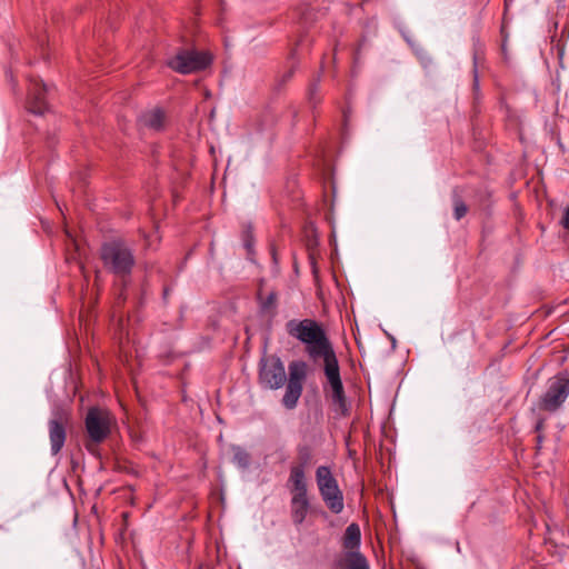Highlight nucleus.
Listing matches in <instances>:
<instances>
[{"label":"nucleus","instance_id":"obj_22","mask_svg":"<svg viewBox=\"0 0 569 569\" xmlns=\"http://www.w3.org/2000/svg\"><path fill=\"white\" fill-rule=\"evenodd\" d=\"M315 12L311 8H306L301 13V21L303 24L309 23V21L313 20Z\"/></svg>","mask_w":569,"mask_h":569},{"label":"nucleus","instance_id":"obj_17","mask_svg":"<svg viewBox=\"0 0 569 569\" xmlns=\"http://www.w3.org/2000/svg\"><path fill=\"white\" fill-rule=\"evenodd\" d=\"M297 62H292L286 71L277 76L273 87L276 91H281L286 87V84L292 79L297 70Z\"/></svg>","mask_w":569,"mask_h":569},{"label":"nucleus","instance_id":"obj_21","mask_svg":"<svg viewBox=\"0 0 569 569\" xmlns=\"http://www.w3.org/2000/svg\"><path fill=\"white\" fill-rule=\"evenodd\" d=\"M241 238L243 241V246L248 251V254H251L253 252V242H254L253 230H252L251 224H247L243 227Z\"/></svg>","mask_w":569,"mask_h":569},{"label":"nucleus","instance_id":"obj_7","mask_svg":"<svg viewBox=\"0 0 569 569\" xmlns=\"http://www.w3.org/2000/svg\"><path fill=\"white\" fill-rule=\"evenodd\" d=\"M316 482L320 496L332 513H340L343 510V493L338 486L331 469L328 466H319L316 470Z\"/></svg>","mask_w":569,"mask_h":569},{"label":"nucleus","instance_id":"obj_9","mask_svg":"<svg viewBox=\"0 0 569 569\" xmlns=\"http://www.w3.org/2000/svg\"><path fill=\"white\" fill-rule=\"evenodd\" d=\"M288 486L291 493V519L296 526H300L306 520L310 508L308 486L307 482L288 483Z\"/></svg>","mask_w":569,"mask_h":569},{"label":"nucleus","instance_id":"obj_27","mask_svg":"<svg viewBox=\"0 0 569 569\" xmlns=\"http://www.w3.org/2000/svg\"><path fill=\"white\" fill-rule=\"evenodd\" d=\"M501 51L503 53V56L506 57V53H507V42H506V38L503 39L502 43H501Z\"/></svg>","mask_w":569,"mask_h":569},{"label":"nucleus","instance_id":"obj_19","mask_svg":"<svg viewBox=\"0 0 569 569\" xmlns=\"http://www.w3.org/2000/svg\"><path fill=\"white\" fill-rule=\"evenodd\" d=\"M258 299L260 302L261 311L267 312L271 309H274L277 307V292L271 291L268 293L266 298L262 297V293L259 291Z\"/></svg>","mask_w":569,"mask_h":569},{"label":"nucleus","instance_id":"obj_1","mask_svg":"<svg viewBox=\"0 0 569 569\" xmlns=\"http://www.w3.org/2000/svg\"><path fill=\"white\" fill-rule=\"evenodd\" d=\"M309 366L303 360H293L288 366V378L284 365L277 355H263L259 361L258 381L262 388L277 390L286 385L281 399L282 406L292 410L297 407L308 377Z\"/></svg>","mask_w":569,"mask_h":569},{"label":"nucleus","instance_id":"obj_2","mask_svg":"<svg viewBox=\"0 0 569 569\" xmlns=\"http://www.w3.org/2000/svg\"><path fill=\"white\" fill-rule=\"evenodd\" d=\"M287 333L305 345V351L315 363L338 358L331 340L321 323L313 319H291L286 323Z\"/></svg>","mask_w":569,"mask_h":569},{"label":"nucleus","instance_id":"obj_29","mask_svg":"<svg viewBox=\"0 0 569 569\" xmlns=\"http://www.w3.org/2000/svg\"><path fill=\"white\" fill-rule=\"evenodd\" d=\"M272 257H273V260L276 261V252H274V248H272Z\"/></svg>","mask_w":569,"mask_h":569},{"label":"nucleus","instance_id":"obj_16","mask_svg":"<svg viewBox=\"0 0 569 569\" xmlns=\"http://www.w3.org/2000/svg\"><path fill=\"white\" fill-rule=\"evenodd\" d=\"M232 462L241 469H247L250 466V455L240 446H231Z\"/></svg>","mask_w":569,"mask_h":569},{"label":"nucleus","instance_id":"obj_20","mask_svg":"<svg viewBox=\"0 0 569 569\" xmlns=\"http://www.w3.org/2000/svg\"><path fill=\"white\" fill-rule=\"evenodd\" d=\"M308 101L312 107L320 103L321 97L319 92V78L315 79L308 88Z\"/></svg>","mask_w":569,"mask_h":569},{"label":"nucleus","instance_id":"obj_25","mask_svg":"<svg viewBox=\"0 0 569 569\" xmlns=\"http://www.w3.org/2000/svg\"><path fill=\"white\" fill-rule=\"evenodd\" d=\"M500 33H501L502 40L506 37V42H507L508 41V33H507L506 27L503 24L501 26Z\"/></svg>","mask_w":569,"mask_h":569},{"label":"nucleus","instance_id":"obj_6","mask_svg":"<svg viewBox=\"0 0 569 569\" xmlns=\"http://www.w3.org/2000/svg\"><path fill=\"white\" fill-rule=\"evenodd\" d=\"M213 57L209 51L196 49H179L169 59L168 67L181 74L198 73L206 70L212 63Z\"/></svg>","mask_w":569,"mask_h":569},{"label":"nucleus","instance_id":"obj_10","mask_svg":"<svg viewBox=\"0 0 569 569\" xmlns=\"http://www.w3.org/2000/svg\"><path fill=\"white\" fill-rule=\"evenodd\" d=\"M69 422L70 417L64 411L54 412L53 417L48 421L50 449L52 456H57L62 450L67 440V427Z\"/></svg>","mask_w":569,"mask_h":569},{"label":"nucleus","instance_id":"obj_3","mask_svg":"<svg viewBox=\"0 0 569 569\" xmlns=\"http://www.w3.org/2000/svg\"><path fill=\"white\" fill-rule=\"evenodd\" d=\"M100 259L107 271L113 273L121 281V290L117 302L126 301V288L130 281L132 270L136 266L133 249L126 240L113 239L102 243Z\"/></svg>","mask_w":569,"mask_h":569},{"label":"nucleus","instance_id":"obj_11","mask_svg":"<svg viewBox=\"0 0 569 569\" xmlns=\"http://www.w3.org/2000/svg\"><path fill=\"white\" fill-rule=\"evenodd\" d=\"M28 88L27 109L33 114H44L49 111L47 94L49 88L38 78H30Z\"/></svg>","mask_w":569,"mask_h":569},{"label":"nucleus","instance_id":"obj_12","mask_svg":"<svg viewBox=\"0 0 569 569\" xmlns=\"http://www.w3.org/2000/svg\"><path fill=\"white\" fill-rule=\"evenodd\" d=\"M313 461V450L309 445H299L297 447V460L290 467V475L288 483L307 482L306 469H308Z\"/></svg>","mask_w":569,"mask_h":569},{"label":"nucleus","instance_id":"obj_28","mask_svg":"<svg viewBox=\"0 0 569 569\" xmlns=\"http://www.w3.org/2000/svg\"><path fill=\"white\" fill-rule=\"evenodd\" d=\"M296 56V50H292L291 54H290V58L293 59Z\"/></svg>","mask_w":569,"mask_h":569},{"label":"nucleus","instance_id":"obj_13","mask_svg":"<svg viewBox=\"0 0 569 569\" xmlns=\"http://www.w3.org/2000/svg\"><path fill=\"white\" fill-rule=\"evenodd\" d=\"M330 569H370V565L360 550H341L335 556Z\"/></svg>","mask_w":569,"mask_h":569},{"label":"nucleus","instance_id":"obj_5","mask_svg":"<svg viewBox=\"0 0 569 569\" xmlns=\"http://www.w3.org/2000/svg\"><path fill=\"white\" fill-rule=\"evenodd\" d=\"M112 420V415L104 408L91 407L88 409L84 418L88 437L84 446L88 451L94 452L97 447L110 436Z\"/></svg>","mask_w":569,"mask_h":569},{"label":"nucleus","instance_id":"obj_18","mask_svg":"<svg viewBox=\"0 0 569 569\" xmlns=\"http://www.w3.org/2000/svg\"><path fill=\"white\" fill-rule=\"evenodd\" d=\"M453 204V217L456 220H461L469 211L467 203L463 201L460 194L456 191L452 194Z\"/></svg>","mask_w":569,"mask_h":569},{"label":"nucleus","instance_id":"obj_4","mask_svg":"<svg viewBox=\"0 0 569 569\" xmlns=\"http://www.w3.org/2000/svg\"><path fill=\"white\" fill-rule=\"evenodd\" d=\"M322 370L327 380L323 386L326 399L330 401L333 410L340 416H349L350 406L345 392L338 358L322 363Z\"/></svg>","mask_w":569,"mask_h":569},{"label":"nucleus","instance_id":"obj_8","mask_svg":"<svg viewBox=\"0 0 569 569\" xmlns=\"http://www.w3.org/2000/svg\"><path fill=\"white\" fill-rule=\"evenodd\" d=\"M569 396V369L548 380L547 390L538 400V408L547 412H556Z\"/></svg>","mask_w":569,"mask_h":569},{"label":"nucleus","instance_id":"obj_26","mask_svg":"<svg viewBox=\"0 0 569 569\" xmlns=\"http://www.w3.org/2000/svg\"><path fill=\"white\" fill-rule=\"evenodd\" d=\"M169 293H170V289L169 287H164L163 288V292H162V297H163V300L167 301L168 297H169Z\"/></svg>","mask_w":569,"mask_h":569},{"label":"nucleus","instance_id":"obj_15","mask_svg":"<svg viewBox=\"0 0 569 569\" xmlns=\"http://www.w3.org/2000/svg\"><path fill=\"white\" fill-rule=\"evenodd\" d=\"M360 543V527L357 523L349 525L342 537V550H359Z\"/></svg>","mask_w":569,"mask_h":569},{"label":"nucleus","instance_id":"obj_23","mask_svg":"<svg viewBox=\"0 0 569 569\" xmlns=\"http://www.w3.org/2000/svg\"><path fill=\"white\" fill-rule=\"evenodd\" d=\"M545 430V419L543 418H539L536 422V426H535V432L537 435H542Z\"/></svg>","mask_w":569,"mask_h":569},{"label":"nucleus","instance_id":"obj_14","mask_svg":"<svg viewBox=\"0 0 569 569\" xmlns=\"http://www.w3.org/2000/svg\"><path fill=\"white\" fill-rule=\"evenodd\" d=\"M166 113L160 108L141 113L138 118V123L142 127L160 131L164 128Z\"/></svg>","mask_w":569,"mask_h":569},{"label":"nucleus","instance_id":"obj_24","mask_svg":"<svg viewBox=\"0 0 569 569\" xmlns=\"http://www.w3.org/2000/svg\"><path fill=\"white\" fill-rule=\"evenodd\" d=\"M536 441H537L536 449H537V451H539L542 446L543 435H537Z\"/></svg>","mask_w":569,"mask_h":569}]
</instances>
